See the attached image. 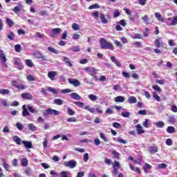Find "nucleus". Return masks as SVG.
<instances>
[{"label":"nucleus","mask_w":177,"mask_h":177,"mask_svg":"<svg viewBox=\"0 0 177 177\" xmlns=\"http://www.w3.org/2000/svg\"><path fill=\"white\" fill-rule=\"evenodd\" d=\"M111 60L113 63H115L118 67H121V63H120L114 56L111 57Z\"/></svg>","instance_id":"33"},{"label":"nucleus","mask_w":177,"mask_h":177,"mask_svg":"<svg viewBox=\"0 0 177 177\" xmlns=\"http://www.w3.org/2000/svg\"><path fill=\"white\" fill-rule=\"evenodd\" d=\"M165 23H166L167 26H171L174 27L177 25V16H174L171 17H169L165 19Z\"/></svg>","instance_id":"4"},{"label":"nucleus","mask_w":177,"mask_h":177,"mask_svg":"<svg viewBox=\"0 0 177 177\" xmlns=\"http://www.w3.org/2000/svg\"><path fill=\"white\" fill-rule=\"evenodd\" d=\"M15 52H17V53H20V52H21V45L16 44L15 46Z\"/></svg>","instance_id":"42"},{"label":"nucleus","mask_w":177,"mask_h":177,"mask_svg":"<svg viewBox=\"0 0 177 177\" xmlns=\"http://www.w3.org/2000/svg\"><path fill=\"white\" fill-rule=\"evenodd\" d=\"M21 97L23 99H26L27 100H32V95L30 93H23L21 94Z\"/></svg>","instance_id":"13"},{"label":"nucleus","mask_w":177,"mask_h":177,"mask_svg":"<svg viewBox=\"0 0 177 177\" xmlns=\"http://www.w3.org/2000/svg\"><path fill=\"white\" fill-rule=\"evenodd\" d=\"M175 121H176V120L175 119V117H174V115H171L169 117V119L167 120V122H169V124H174Z\"/></svg>","instance_id":"43"},{"label":"nucleus","mask_w":177,"mask_h":177,"mask_svg":"<svg viewBox=\"0 0 177 177\" xmlns=\"http://www.w3.org/2000/svg\"><path fill=\"white\" fill-rule=\"evenodd\" d=\"M22 109V117H28V115H30V112H28V109H27L26 105H23Z\"/></svg>","instance_id":"17"},{"label":"nucleus","mask_w":177,"mask_h":177,"mask_svg":"<svg viewBox=\"0 0 177 177\" xmlns=\"http://www.w3.org/2000/svg\"><path fill=\"white\" fill-rule=\"evenodd\" d=\"M64 167H66V168H71L73 169L77 167V161L75 160H71L69 161L64 162Z\"/></svg>","instance_id":"6"},{"label":"nucleus","mask_w":177,"mask_h":177,"mask_svg":"<svg viewBox=\"0 0 177 177\" xmlns=\"http://www.w3.org/2000/svg\"><path fill=\"white\" fill-rule=\"evenodd\" d=\"M154 45L156 48H160L161 45H162V40L161 38L156 39L154 41Z\"/></svg>","instance_id":"20"},{"label":"nucleus","mask_w":177,"mask_h":177,"mask_svg":"<svg viewBox=\"0 0 177 177\" xmlns=\"http://www.w3.org/2000/svg\"><path fill=\"white\" fill-rule=\"evenodd\" d=\"M155 125L156 126L157 128H164L165 126V123L162 121H159L155 123Z\"/></svg>","instance_id":"37"},{"label":"nucleus","mask_w":177,"mask_h":177,"mask_svg":"<svg viewBox=\"0 0 177 177\" xmlns=\"http://www.w3.org/2000/svg\"><path fill=\"white\" fill-rule=\"evenodd\" d=\"M62 29L59 28H53L51 30V32L50 33V37L51 38H56V36L59 35Z\"/></svg>","instance_id":"10"},{"label":"nucleus","mask_w":177,"mask_h":177,"mask_svg":"<svg viewBox=\"0 0 177 177\" xmlns=\"http://www.w3.org/2000/svg\"><path fill=\"white\" fill-rule=\"evenodd\" d=\"M27 109L29 110L30 113H32V114H37L38 110L35 109L32 106L30 105H27Z\"/></svg>","instance_id":"25"},{"label":"nucleus","mask_w":177,"mask_h":177,"mask_svg":"<svg viewBox=\"0 0 177 177\" xmlns=\"http://www.w3.org/2000/svg\"><path fill=\"white\" fill-rule=\"evenodd\" d=\"M92 17H94L95 20H99V11H95L91 14Z\"/></svg>","instance_id":"47"},{"label":"nucleus","mask_w":177,"mask_h":177,"mask_svg":"<svg viewBox=\"0 0 177 177\" xmlns=\"http://www.w3.org/2000/svg\"><path fill=\"white\" fill-rule=\"evenodd\" d=\"M72 38L75 40V41H77V39H80V38H81V35L77 34V33H74L72 36Z\"/></svg>","instance_id":"59"},{"label":"nucleus","mask_w":177,"mask_h":177,"mask_svg":"<svg viewBox=\"0 0 177 177\" xmlns=\"http://www.w3.org/2000/svg\"><path fill=\"white\" fill-rule=\"evenodd\" d=\"M29 131H35L37 129V127L34 125V124H28Z\"/></svg>","instance_id":"52"},{"label":"nucleus","mask_w":177,"mask_h":177,"mask_svg":"<svg viewBox=\"0 0 177 177\" xmlns=\"http://www.w3.org/2000/svg\"><path fill=\"white\" fill-rule=\"evenodd\" d=\"M116 142H118L119 143H122V145H127V140H125L121 138H116Z\"/></svg>","instance_id":"49"},{"label":"nucleus","mask_w":177,"mask_h":177,"mask_svg":"<svg viewBox=\"0 0 177 177\" xmlns=\"http://www.w3.org/2000/svg\"><path fill=\"white\" fill-rule=\"evenodd\" d=\"M147 151L151 154H154L158 151V148L156 146H151L147 148Z\"/></svg>","instance_id":"12"},{"label":"nucleus","mask_w":177,"mask_h":177,"mask_svg":"<svg viewBox=\"0 0 177 177\" xmlns=\"http://www.w3.org/2000/svg\"><path fill=\"white\" fill-rule=\"evenodd\" d=\"M71 97L75 100H82V97L78 95L77 93H71Z\"/></svg>","instance_id":"16"},{"label":"nucleus","mask_w":177,"mask_h":177,"mask_svg":"<svg viewBox=\"0 0 177 177\" xmlns=\"http://www.w3.org/2000/svg\"><path fill=\"white\" fill-rule=\"evenodd\" d=\"M67 111H68V115H74V114H75V112L73 111V109H71V108L70 107L67 108Z\"/></svg>","instance_id":"58"},{"label":"nucleus","mask_w":177,"mask_h":177,"mask_svg":"<svg viewBox=\"0 0 177 177\" xmlns=\"http://www.w3.org/2000/svg\"><path fill=\"white\" fill-rule=\"evenodd\" d=\"M0 60L3 64V67H8V64H6L8 58H6V55H5L2 50H0Z\"/></svg>","instance_id":"8"},{"label":"nucleus","mask_w":177,"mask_h":177,"mask_svg":"<svg viewBox=\"0 0 177 177\" xmlns=\"http://www.w3.org/2000/svg\"><path fill=\"white\" fill-rule=\"evenodd\" d=\"M64 101L62 99H55L53 100V104H57V106H62L63 104Z\"/></svg>","instance_id":"32"},{"label":"nucleus","mask_w":177,"mask_h":177,"mask_svg":"<svg viewBox=\"0 0 177 177\" xmlns=\"http://www.w3.org/2000/svg\"><path fill=\"white\" fill-rule=\"evenodd\" d=\"M131 37L133 39H142L143 38V35L140 34L131 35Z\"/></svg>","instance_id":"35"},{"label":"nucleus","mask_w":177,"mask_h":177,"mask_svg":"<svg viewBox=\"0 0 177 177\" xmlns=\"http://www.w3.org/2000/svg\"><path fill=\"white\" fill-rule=\"evenodd\" d=\"M16 127H17V129H19V131H23V129L24 128L23 124L20 122H17L16 124Z\"/></svg>","instance_id":"54"},{"label":"nucleus","mask_w":177,"mask_h":177,"mask_svg":"<svg viewBox=\"0 0 177 177\" xmlns=\"http://www.w3.org/2000/svg\"><path fill=\"white\" fill-rule=\"evenodd\" d=\"M21 164L22 167H27V165H28V160H27V158L21 159Z\"/></svg>","instance_id":"38"},{"label":"nucleus","mask_w":177,"mask_h":177,"mask_svg":"<svg viewBox=\"0 0 177 177\" xmlns=\"http://www.w3.org/2000/svg\"><path fill=\"white\" fill-rule=\"evenodd\" d=\"M113 127L114 128H116V129H120L121 128V124L118 123V122H113Z\"/></svg>","instance_id":"60"},{"label":"nucleus","mask_w":177,"mask_h":177,"mask_svg":"<svg viewBox=\"0 0 177 177\" xmlns=\"http://www.w3.org/2000/svg\"><path fill=\"white\" fill-rule=\"evenodd\" d=\"M57 75V71H50L48 73V77L51 81H55V77Z\"/></svg>","instance_id":"15"},{"label":"nucleus","mask_w":177,"mask_h":177,"mask_svg":"<svg viewBox=\"0 0 177 177\" xmlns=\"http://www.w3.org/2000/svg\"><path fill=\"white\" fill-rule=\"evenodd\" d=\"M1 161L3 162V167L6 171H9L10 166L8 165V162H6V160L5 158L1 159Z\"/></svg>","instance_id":"24"},{"label":"nucleus","mask_w":177,"mask_h":177,"mask_svg":"<svg viewBox=\"0 0 177 177\" xmlns=\"http://www.w3.org/2000/svg\"><path fill=\"white\" fill-rule=\"evenodd\" d=\"M12 140L15 141V142H16L17 145H21V143H23V140H21V139L17 136H14L12 137Z\"/></svg>","instance_id":"23"},{"label":"nucleus","mask_w":177,"mask_h":177,"mask_svg":"<svg viewBox=\"0 0 177 177\" xmlns=\"http://www.w3.org/2000/svg\"><path fill=\"white\" fill-rule=\"evenodd\" d=\"M47 91H48V92H51V93H59V92H61V93H70L71 92H73V91H71V89L69 88H65L64 90H60L59 88L56 89L54 88L53 87H48L47 88Z\"/></svg>","instance_id":"3"},{"label":"nucleus","mask_w":177,"mask_h":177,"mask_svg":"<svg viewBox=\"0 0 177 177\" xmlns=\"http://www.w3.org/2000/svg\"><path fill=\"white\" fill-rule=\"evenodd\" d=\"M114 100L116 103H124L125 102V97L123 96L119 95L114 98Z\"/></svg>","instance_id":"18"},{"label":"nucleus","mask_w":177,"mask_h":177,"mask_svg":"<svg viewBox=\"0 0 177 177\" xmlns=\"http://www.w3.org/2000/svg\"><path fill=\"white\" fill-rule=\"evenodd\" d=\"M128 102L129 103H130V104H133L136 103V102H138V100L136 99V97H135V96H131L129 97Z\"/></svg>","instance_id":"29"},{"label":"nucleus","mask_w":177,"mask_h":177,"mask_svg":"<svg viewBox=\"0 0 177 177\" xmlns=\"http://www.w3.org/2000/svg\"><path fill=\"white\" fill-rule=\"evenodd\" d=\"M68 122H77V118L75 117L69 118L67 119Z\"/></svg>","instance_id":"64"},{"label":"nucleus","mask_w":177,"mask_h":177,"mask_svg":"<svg viewBox=\"0 0 177 177\" xmlns=\"http://www.w3.org/2000/svg\"><path fill=\"white\" fill-rule=\"evenodd\" d=\"M136 128L138 135H142L145 133V130H143V127H142V125H140V124H137L136 126Z\"/></svg>","instance_id":"14"},{"label":"nucleus","mask_w":177,"mask_h":177,"mask_svg":"<svg viewBox=\"0 0 177 177\" xmlns=\"http://www.w3.org/2000/svg\"><path fill=\"white\" fill-rule=\"evenodd\" d=\"M100 138H101L104 142H109V139L106 137V134L102 132L100 133Z\"/></svg>","instance_id":"39"},{"label":"nucleus","mask_w":177,"mask_h":177,"mask_svg":"<svg viewBox=\"0 0 177 177\" xmlns=\"http://www.w3.org/2000/svg\"><path fill=\"white\" fill-rule=\"evenodd\" d=\"M22 143L26 149H32V142L31 141H24L22 140Z\"/></svg>","instance_id":"21"},{"label":"nucleus","mask_w":177,"mask_h":177,"mask_svg":"<svg viewBox=\"0 0 177 177\" xmlns=\"http://www.w3.org/2000/svg\"><path fill=\"white\" fill-rule=\"evenodd\" d=\"M100 19H101V21L103 24H107V23H109V21L106 19L104 14H100Z\"/></svg>","instance_id":"26"},{"label":"nucleus","mask_w":177,"mask_h":177,"mask_svg":"<svg viewBox=\"0 0 177 177\" xmlns=\"http://www.w3.org/2000/svg\"><path fill=\"white\" fill-rule=\"evenodd\" d=\"M32 55L36 58V59H41L42 57V53L41 51L37 50L35 51L32 54Z\"/></svg>","instance_id":"27"},{"label":"nucleus","mask_w":177,"mask_h":177,"mask_svg":"<svg viewBox=\"0 0 177 177\" xmlns=\"http://www.w3.org/2000/svg\"><path fill=\"white\" fill-rule=\"evenodd\" d=\"M153 97H154V99H156V100H157L158 102H160L161 100V98L160 97V96H158V94H157V93L153 92Z\"/></svg>","instance_id":"61"},{"label":"nucleus","mask_w":177,"mask_h":177,"mask_svg":"<svg viewBox=\"0 0 177 177\" xmlns=\"http://www.w3.org/2000/svg\"><path fill=\"white\" fill-rule=\"evenodd\" d=\"M48 52H50L51 53H54L55 55H59V51L55 49V48H53L51 46L48 48Z\"/></svg>","instance_id":"36"},{"label":"nucleus","mask_w":177,"mask_h":177,"mask_svg":"<svg viewBox=\"0 0 177 177\" xmlns=\"http://www.w3.org/2000/svg\"><path fill=\"white\" fill-rule=\"evenodd\" d=\"M59 177H71V173L67 171H62L59 173Z\"/></svg>","instance_id":"19"},{"label":"nucleus","mask_w":177,"mask_h":177,"mask_svg":"<svg viewBox=\"0 0 177 177\" xmlns=\"http://www.w3.org/2000/svg\"><path fill=\"white\" fill-rule=\"evenodd\" d=\"M7 38L10 39V41H14L15 40V33L13 32H10L8 35Z\"/></svg>","instance_id":"44"},{"label":"nucleus","mask_w":177,"mask_h":177,"mask_svg":"<svg viewBox=\"0 0 177 177\" xmlns=\"http://www.w3.org/2000/svg\"><path fill=\"white\" fill-rule=\"evenodd\" d=\"M73 103L74 104L77 106V107H80V109H84V110H86L90 113H95V108L91 107L90 105H85V104H84V102H82L75 101V102H73Z\"/></svg>","instance_id":"2"},{"label":"nucleus","mask_w":177,"mask_h":177,"mask_svg":"<svg viewBox=\"0 0 177 177\" xmlns=\"http://www.w3.org/2000/svg\"><path fill=\"white\" fill-rule=\"evenodd\" d=\"M1 103L4 106V107H9V104H8V100L5 99L1 100Z\"/></svg>","instance_id":"55"},{"label":"nucleus","mask_w":177,"mask_h":177,"mask_svg":"<svg viewBox=\"0 0 177 177\" xmlns=\"http://www.w3.org/2000/svg\"><path fill=\"white\" fill-rule=\"evenodd\" d=\"M59 111L48 109L43 113V115L44 117H48V115H59Z\"/></svg>","instance_id":"5"},{"label":"nucleus","mask_w":177,"mask_h":177,"mask_svg":"<svg viewBox=\"0 0 177 177\" xmlns=\"http://www.w3.org/2000/svg\"><path fill=\"white\" fill-rule=\"evenodd\" d=\"M100 45L102 49H110L111 50H114V46L103 37L100 39Z\"/></svg>","instance_id":"1"},{"label":"nucleus","mask_w":177,"mask_h":177,"mask_svg":"<svg viewBox=\"0 0 177 177\" xmlns=\"http://www.w3.org/2000/svg\"><path fill=\"white\" fill-rule=\"evenodd\" d=\"M6 23L8 24V27H13L15 26V22H13V21L10 18L6 19Z\"/></svg>","instance_id":"40"},{"label":"nucleus","mask_w":177,"mask_h":177,"mask_svg":"<svg viewBox=\"0 0 177 177\" xmlns=\"http://www.w3.org/2000/svg\"><path fill=\"white\" fill-rule=\"evenodd\" d=\"M68 81L69 84H71V85H73V86H80V85H81V83L77 79L69 78V79H68Z\"/></svg>","instance_id":"11"},{"label":"nucleus","mask_w":177,"mask_h":177,"mask_svg":"<svg viewBox=\"0 0 177 177\" xmlns=\"http://www.w3.org/2000/svg\"><path fill=\"white\" fill-rule=\"evenodd\" d=\"M155 17L158 21L164 22V18H162V16L159 12L155 13Z\"/></svg>","instance_id":"30"},{"label":"nucleus","mask_w":177,"mask_h":177,"mask_svg":"<svg viewBox=\"0 0 177 177\" xmlns=\"http://www.w3.org/2000/svg\"><path fill=\"white\" fill-rule=\"evenodd\" d=\"M142 19V21L145 23V24L148 26V24H149V21H150L149 16L145 15Z\"/></svg>","instance_id":"46"},{"label":"nucleus","mask_w":177,"mask_h":177,"mask_svg":"<svg viewBox=\"0 0 177 177\" xmlns=\"http://www.w3.org/2000/svg\"><path fill=\"white\" fill-rule=\"evenodd\" d=\"M89 75L95 77L97 74V70L95 68H91L90 71L88 72Z\"/></svg>","instance_id":"28"},{"label":"nucleus","mask_w":177,"mask_h":177,"mask_svg":"<svg viewBox=\"0 0 177 177\" xmlns=\"http://www.w3.org/2000/svg\"><path fill=\"white\" fill-rule=\"evenodd\" d=\"M113 168L120 169V162L115 160L113 164Z\"/></svg>","instance_id":"56"},{"label":"nucleus","mask_w":177,"mask_h":177,"mask_svg":"<svg viewBox=\"0 0 177 177\" xmlns=\"http://www.w3.org/2000/svg\"><path fill=\"white\" fill-rule=\"evenodd\" d=\"M83 160L84 162H88V160H89V154H88V153L84 154Z\"/></svg>","instance_id":"57"},{"label":"nucleus","mask_w":177,"mask_h":177,"mask_svg":"<svg viewBox=\"0 0 177 177\" xmlns=\"http://www.w3.org/2000/svg\"><path fill=\"white\" fill-rule=\"evenodd\" d=\"M167 133H175V132H176V130L175 129V127L172 126H169L167 128Z\"/></svg>","instance_id":"31"},{"label":"nucleus","mask_w":177,"mask_h":177,"mask_svg":"<svg viewBox=\"0 0 177 177\" xmlns=\"http://www.w3.org/2000/svg\"><path fill=\"white\" fill-rule=\"evenodd\" d=\"M72 28L74 30V31H78V30H80V25L77 24H73Z\"/></svg>","instance_id":"53"},{"label":"nucleus","mask_w":177,"mask_h":177,"mask_svg":"<svg viewBox=\"0 0 177 177\" xmlns=\"http://www.w3.org/2000/svg\"><path fill=\"white\" fill-rule=\"evenodd\" d=\"M63 60L68 67H71L73 66V64L71 63V61L68 59V57L64 56Z\"/></svg>","instance_id":"22"},{"label":"nucleus","mask_w":177,"mask_h":177,"mask_svg":"<svg viewBox=\"0 0 177 177\" xmlns=\"http://www.w3.org/2000/svg\"><path fill=\"white\" fill-rule=\"evenodd\" d=\"M122 117H124V118H129V116L131 115V113L126 111V112H122L121 113Z\"/></svg>","instance_id":"48"},{"label":"nucleus","mask_w":177,"mask_h":177,"mask_svg":"<svg viewBox=\"0 0 177 177\" xmlns=\"http://www.w3.org/2000/svg\"><path fill=\"white\" fill-rule=\"evenodd\" d=\"M12 10L16 13V15H17L20 12V10H21V9L19 6H15Z\"/></svg>","instance_id":"62"},{"label":"nucleus","mask_w":177,"mask_h":177,"mask_svg":"<svg viewBox=\"0 0 177 177\" xmlns=\"http://www.w3.org/2000/svg\"><path fill=\"white\" fill-rule=\"evenodd\" d=\"M11 85L15 86V88H17V89H19V91H23L26 88V86L21 84H19L17 80H12Z\"/></svg>","instance_id":"7"},{"label":"nucleus","mask_w":177,"mask_h":177,"mask_svg":"<svg viewBox=\"0 0 177 177\" xmlns=\"http://www.w3.org/2000/svg\"><path fill=\"white\" fill-rule=\"evenodd\" d=\"M100 8V6H99L97 3L93 4L88 7V9H99Z\"/></svg>","instance_id":"50"},{"label":"nucleus","mask_w":177,"mask_h":177,"mask_svg":"<svg viewBox=\"0 0 177 177\" xmlns=\"http://www.w3.org/2000/svg\"><path fill=\"white\" fill-rule=\"evenodd\" d=\"M13 62L16 65L17 68H18L19 70H23V68H24V66H23V63H21V60H20V58L15 57L13 59Z\"/></svg>","instance_id":"9"},{"label":"nucleus","mask_w":177,"mask_h":177,"mask_svg":"<svg viewBox=\"0 0 177 177\" xmlns=\"http://www.w3.org/2000/svg\"><path fill=\"white\" fill-rule=\"evenodd\" d=\"M69 50H73V52H80V46H73Z\"/></svg>","instance_id":"41"},{"label":"nucleus","mask_w":177,"mask_h":177,"mask_svg":"<svg viewBox=\"0 0 177 177\" xmlns=\"http://www.w3.org/2000/svg\"><path fill=\"white\" fill-rule=\"evenodd\" d=\"M26 64L28 67H32V66H34V64L32 63V61H31V59H26Z\"/></svg>","instance_id":"51"},{"label":"nucleus","mask_w":177,"mask_h":177,"mask_svg":"<svg viewBox=\"0 0 177 177\" xmlns=\"http://www.w3.org/2000/svg\"><path fill=\"white\" fill-rule=\"evenodd\" d=\"M143 168L145 174H147V172H149V169H151V165H150L149 163H145Z\"/></svg>","instance_id":"34"},{"label":"nucleus","mask_w":177,"mask_h":177,"mask_svg":"<svg viewBox=\"0 0 177 177\" xmlns=\"http://www.w3.org/2000/svg\"><path fill=\"white\" fill-rule=\"evenodd\" d=\"M88 97L90 100H91V102H95V100L97 99V97L93 94L88 95Z\"/></svg>","instance_id":"45"},{"label":"nucleus","mask_w":177,"mask_h":177,"mask_svg":"<svg viewBox=\"0 0 177 177\" xmlns=\"http://www.w3.org/2000/svg\"><path fill=\"white\" fill-rule=\"evenodd\" d=\"M0 93H1V95H8V94H9V90H8V89H0Z\"/></svg>","instance_id":"63"}]
</instances>
